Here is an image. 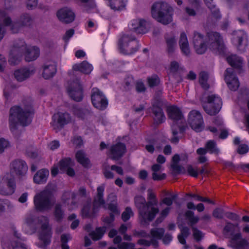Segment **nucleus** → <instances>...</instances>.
I'll list each match as a JSON object with an SVG mask.
<instances>
[{
	"mask_svg": "<svg viewBox=\"0 0 249 249\" xmlns=\"http://www.w3.org/2000/svg\"><path fill=\"white\" fill-rule=\"evenodd\" d=\"M34 112L31 109H23L20 106L12 107L9 110V124L11 131L17 130L18 124L27 126L31 124Z\"/></svg>",
	"mask_w": 249,
	"mask_h": 249,
	"instance_id": "obj_1",
	"label": "nucleus"
},
{
	"mask_svg": "<svg viewBox=\"0 0 249 249\" xmlns=\"http://www.w3.org/2000/svg\"><path fill=\"white\" fill-rule=\"evenodd\" d=\"M151 15L159 22L167 25L172 21L173 10L168 3L158 1L155 2L152 6Z\"/></svg>",
	"mask_w": 249,
	"mask_h": 249,
	"instance_id": "obj_2",
	"label": "nucleus"
},
{
	"mask_svg": "<svg viewBox=\"0 0 249 249\" xmlns=\"http://www.w3.org/2000/svg\"><path fill=\"white\" fill-rule=\"evenodd\" d=\"M135 204L138 209L139 218L142 223L152 221L159 212V208L149 207L147 202L142 196L135 197Z\"/></svg>",
	"mask_w": 249,
	"mask_h": 249,
	"instance_id": "obj_3",
	"label": "nucleus"
},
{
	"mask_svg": "<svg viewBox=\"0 0 249 249\" xmlns=\"http://www.w3.org/2000/svg\"><path fill=\"white\" fill-rule=\"evenodd\" d=\"M140 46L136 36L132 34H122L118 41V48L120 53L124 54L135 53Z\"/></svg>",
	"mask_w": 249,
	"mask_h": 249,
	"instance_id": "obj_4",
	"label": "nucleus"
},
{
	"mask_svg": "<svg viewBox=\"0 0 249 249\" xmlns=\"http://www.w3.org/2000/svg\"><path fill=\"white\" fill-rule=\"evenodd\" d=\"M53 192L49 189H46L35 196L34 202L37 211L44 212L50 210L53 205Z\"/></svg>",
	"mask_w": 249,
	"mask_h": 249,
	"instance_id": "obj_5",
	"label": "nucleus"
},
{
	"mask_svg": "<svg viewBox=\"0 0 249 249\" xmlns=\"http://www.w3.org/2000/svg\"><path fill=\"white\" fill-rule=\"evenodd\" d=\"M38 222L42 223L41 231L38 234V239L40 243L38 244V246L41 248H46L51 243L52 235V228L49 225V219L46 216L38 217Z\"/></svg>",
	"mask_w": 249,
	"mask_h": 249,
	"instance_id": "obj_6",
	"label": "nucleus"
},
{
	"mask_svg": "<svg viewBox=\"0 0 249 249\" xmlns=\"http://www.w3.org/2000/svg\"><path fill=\"white\" fill-rule=\"evenodd\" d=\"M207 104L202 105L203 109L211 116L215 115L220 111L222 106V99L219 96L215 94L209 95L207 97Z\"/></svg>",
	"mask_w": 249,
	"mask_h": 249,
	"instance_id": "obj_7",
	"label": "nucleus"
},
{
	"mask_svg": "<svg viewBox=\"0 0 249 249\" xmlns=\"http://www.w3.org/2000/svg\"><path fill=\"white\" fill-rule=\"evenodd\" d=\"M91 101L93 106L101 111L106 109L108 105V100L106 95L96 88H93L91 90Z\"/></svg>",
	"mask_w": 249,
	"mask_h": 249,
	"instance_id": "obj_8",
	"label": "nucleus"
},
{
	"mask_svg": "<svg viewBox=\"0 0 249 249\" xmlns=\"http://www.w3.org/2000/svg\"><path fill=\"white\" fill-rule=\"evenodd\" d=\"M70 97L76 102H81L84 98V89L80 78H76L71 82L67 89Z\"/></svg>",
	"mask_w": 249,
	"mask_h": 249,
	"instance_id": "obj_9",
	"label": "nucleus"
},
{
	"mask_svg": "<svg viewBox=\"0 0 249 249\" xmlns=\"http://www.w3.org/2000/svg\"><path fill=\"white\" fill-rule=\"evenodd\" d=\"M13 172H5L2 175V181L6 184L7 188L3 187L0 184V194L4 196L13 194L16 190V178Z\"/></svg>",
	"mask_w": 249,
	"mask_h": 249,
	"instance_id": "obj_10",
	"label": "nucleus"
},
{
	"mask_svg": "<svg viewBox=\"0 0 249 249\" xmlns=\"http://www.w3.org/2000/svg\"><path fill=\"white\" fill-rule=\"evenodd\" d=\"M188 122L191 128L196 132H201L204 128L202 115L198 110H193L189 112Z\"/></svg>",
	"mask_w": 249,
	"mask_h": 249,
	"instance_id": "obj_11",
	"label": "nucleus"
},
{
	"mask_svg": "<svg viewBox=\"0 0 249 249\" xmlns=\"http://www.w3.org/2000/svg\"><path fill=\"white\" fill-rule=\"evenodd\" d=\"M193 42L197 54H203L206 52L208 42L204 35L197 32H194Z\"/></svg>",
	"mask_w": 249,
	"mask_h": 249,
	"instance_id": "obj_12",
	"label": "nucleus"
},
{
	"mask_svg": "<svg viewBox=\"0 0 249 249\" xmlns=\"http://www.w3.org/2000/svg\"><path fill=\"white\" fill-rule=\"evenodd\" d=\"M231 39L232 43L241 53L245 52L247 44V35L243 30L234 31Z\"/></svg>",
	"mask_w": 249,
	"mask_h": 249,
	"instance_id": "obj_13",
	"label": "nucleus"
},
{
	"mask_svg": "<svg viewBox=\"0 0 249 249\" xmlns=\"http://www.w3.org/2000/svg\"><path fill=\"white\" fill-rule=\"evenodd\" d=\"M126 152V147L124 143L118 142L110 147L107 155L113 160H121Z\"/></svg>",
	"mask_w": 249,
	"mask_h": 249,
	"instance_id": "obj_14",
	"label": "nucleus"
},
{
	"mask_svg": "<svg viewBox=\"0 0 249 249\" xmlns=\"http://www.w3.org/2000/svg\"><path fill=\"white\" fill-rule=\"evenodd\" d=\"M148 111L151 113L149 116L152 117L155 124L159 125L165 122V115L159 103H153L148 108Z\"/></svg>",
	"mask_w": 249,
	"mask_h": 249,
	"instance_id": "obj_15",
	"label": "nucleus"
},
{
	"mask_svg": "<svg viewBox=\"0 0 249 249\" xmlns=\"http://www.w3.org/2000/svg\"><path fill=\"white\" fill-rule=\"evenodd\" d=\"M71 120V117L68 113L58 112L52 117V125L55 129H62L69 124Z\"/></svg>",
	"mask_w": 249,
	"mask_h": 249,
	"instance_id": "obj_16",
	"label": "nucleus"
},
{
	"mask_svg": "<svg viewBox=\"0 0 249 249\" xmlns=\"http://www.w3.org/2000/svg\"><path fill=\"white\" fill-rule=\"evenodd\" d=\"M185 216L189 221V224L191 227L193 231L194 238L197 242H199L203 237V234L200 231L194 227V225L198 222L199 220V217L197 216H195L194 213L190 210L187 211L185 212Z\"/></svg>",
	"mask_w": 249,
	"mask_h": 249,
	"instance_id": "obj_17",
	"label": "nucleus"
},
{
	"mask_svg": "<svg viewBox=\"0 0 249 249\" xmlns=\"http://www.w3.org/2000/svg\"><path fill=\"white\" fill-rule=\"evenodd\" d=\"M19 46L25 47V48L22 50V54H24L26 61H33L38 57L40 54V50L38 47L32 46L29 47L24 42Z\"/></svg>",
	"mask_w": 249,
	"mask_h": 249,
	"instance_id": "obj_18",
	"label": "nucleus"
},
{
	"mask_svg": "<svg viewBox=\"0 0 249 249\" xmlns=\"http://www.w3.org/2000/svg\"><path fill=\"white\" fill-rule=\"evenodd\" d=\"M207 37L211 41V49L224 51V45L222 41V37L220 34L216 32H210L207 33Z\"/></svg>",
	"mask_w": 249,
	"mask_h": 249,
	"instance_id": "obj_19",
	"label": "nucleus"
},
{
	"mask_svg": "<svg viewBox=\"0 0 249 249\" xmlns=\"http://www.w3.org/2000/svg\"><path fill=\"white\" fill-rule=\"evenodd\" d=\"M56 16L61 22L65 23H71L75 18V15L72 10L67 7L58 10Z\"/></svg>",
	"mask_w": 249,
	"mask_h": 249,
	"instance_id": "obj_20",
	"label": "nucleus"
},
{
	"mask_svg": "<svg viewBox=\"0 0 249 249\" xmlns=\"http://www.w3.org/2000/svg\"><path fill=\"white\" fill-rule=\"evenodd\" d=\"M25 48L24 46H18L15 44L11 48L8 59L10 65L15 66L18 65L21 60L22 50Z\"/></svg>",
	"mask_w": 249,
	"mask_h": 249,
	"instance_id": "obj_21",
	"label": "nucleus"
},
{
	"mask_svg": "<svg viewBox=\"0 0 249 249\" xmlns=\"http://www.w3.org/2000/svg\"><path fill=\"white\" fill-rule=\"evenodd\" d=\"M74 162L70 157L62 158L52 168L51 171H74L72 168Z\"/></svg>",
	"mask_w": 249,
	"mask_h": 249,
	"instance_id": "obj_22",
	"label": "nucleus"
},
{
	"mask_svg": "<svg viewBox=\"0 0 249 249\" xmlns=\"http://www.w3.org/2000/svg\"><path fill=\"white\" fill-rule=\"evenodd\" d=\"M188 160V155L186 153L182 154L180 156L178 154H175L172 158L171 167L173 171H182L183 167L179 164V161H182L187 163Z\"/></svg>",
	"mask_w": 249,
	"mask_h": 249,
	"instance_id": "obj_23",
	"label": "nucleus"
},
{
	"mask_svg": "<svg viewBox=\"0 0 249 249\" xmlns=\"http://www.w3.org/2000/svg\"><path fill=\"white\" fill-rule=\"evenodd\" d=\"M187 128V125L185 124H178L176 123L173 124L171 125V130L173 136L171 139V142L174 144H177L179 142L180 138L178 136L179 133L180 134L183 135Z\"/></svg>",
	"mask_w": 249,
	"mask_h": 249,
	"instance_id": "obj_24",
	"label": "nucleus"
},
{
	"mask_svg": "<svg viewBox=\"0 0 249 249\" xmlns=\"http://www.w3.org/2000/svg\"><path fill=\"white\" fill-rule=\"evenodd\" d=\"M146 23L145 20L143 19H135L131 20L129 26L130 29L136 33L144 34L147 32Z\"/></svg>",
	"mask_w": 249,
	"mask_h": 249,
	"instance_id": "obj_25",
	"label": "nucleus"
},
{
	"mask_svg": "<svg viewBox=\"0 0 249 249\" xmlns=\"http://www.w3.org/2000/svg\"><path fill=\"white\" fill-rule=\"evenodd\" d=\"M166 111L169 119L173 121V124L184 119L182 111L177 106L172 105L168 107Z\"/></svg>",
	"mask_w": 249,
	"mask_h": 249,
	"instance_id": "obj_26",
	"label": "nucleus"
},
{
	"mask_svg": "<svg viewBox=\"0 0 249 249\" xmlns=\"http://www.w3.org/2000/svg\"><path fill=\"white\" fill-rule=\"evenodd\" d=\"M72 110L75 116L82 120L90 116L92 113L90 109L86 107H81L77 105L72 106Z\"/></svg>",
	"mask_w": 249,
	"mask_h": 249,
	"instance_id": "obj_27",
	"label": "nucleus"
},
{
	"mask_svg": "<svg viewBox=\"0 0 249 249\" xmlns=\"http://www.w3.org/2000/svg\"><path fill=\"white\" fill-rule=\"evenodd\" d=\"M72 69L76 71H80L86 74H89L93 70V66L87 61H83L80 63L73 65Z\"/></svg>",
	"mask_w": 249,
	"mask_h": 249,
	"instance_id": "obj_28",
	"label": "nucleus"
},
{
	"mask_svg": "<svg viewBox=\"0 0 249 249\" xmlns=\"http://www.w3.org/2000/svg\"><path fill=\"white\" fill-rule=\"evenodd\" d=\"M97 190V194L96 196L94 198L93 202L94 212H95V210H98L101 206H104L105 204V201L103 198L104 187L102 186H99Z\"/></svg>",
	"mask_w": 249,
	"mask_h": 249,
	"instance_id": "obj_29",
	"label": "nucleus"
},
{
	"mask_svg": "<svg viewBox=\"0 0 249 249\" xmlns=\"http://www.w3.org/2000/svg\"><path fill=\"white\" fill-rule=\"evenodd\" d=\"M10 171H27L28 166L24 160L16 159L10 164Z\"/></svg>",
	"mask_w": 249,
	"mask_h": 249,
	"instance_id": "obj_30",
	"label": "nucleus"
},
{
	"mask_svg": "<svg viewBox=\"0 0 249 249\" xmlns=\"http://www.w3.org/2000/svg\"><path fill=\"white\" fill-rule=\"evenodd\" d=\"M179 44L182 54L186 56H189L190 51L187 37L185 32H182L180 34Z\"/></svg>",
	"mask_w": 249,
	"mask_h": 249,
	"instance_id": "obj_31",
	"label": "nucleus"
},
{
	"mask_svg": "<svg viewBox=\"0 0 249 249\" xmlns=\"http://www.w3.org/2000/svg\"><path fill=\"white\" fill-rule=\"evenodd\" d=\"M228 64L233 68L241 69L242 67L243 59L236 54H231L226 58Z\"/></svg>",
	"mask_w": 249,
	"mask_h": 249,
	"instance_id": "obj_32",
	"label": "nucleus"
},
{
	"mask_svg": "<svg viewBox=\"0 0 249 249\" xmlns=\"http://www.w3.org/2000/svg\"><path fill=\"white\" fill-rule=\"evenodd\" d=\"M91 199H88L86 203L84 205L82 210V216L84 218H90L94 215V214L97 212L98 210L93 211V207L91 210Z\"/></svg>",
	"mask_w": 249,
	"mask_h": 249,
	"instance_id": "obj_33",
	"label": "nucleus"
},
{
	"mask_svg": "<svg viewBox=\"0 0 249 249\" xmlns=\"http://www.w3.org/2000/svg\"><path fill=\"white\" fill-rule=\"evenodd\" d=\"M14 74L17 81L22 82L30 76L31 71L27 68H22L16 70Z\"/></svg>",
	"mask_w": 249,
	"mask_h": 249,
	"instance_id": "obj_34",
	"label": "nucleus"
},
{
	"mask_svg": "<svg viewBox=\"0 0 249 249\" xmlns=\"http://www.w3.org/2000/svg\"><path fill=\"white\" fill-rule=\"evenodd\" d=\"M77 161L85 168H89L90 165L89 159L86 157L85 152L81 150H78L75 154Z\"/></svg>",
	"mask_w": 249,
	"mask_h": 249,
	"instance_id": "obj_35",
	"label": "nucleus"
},
{
	"mask_svg": "<svg viewBox=\"0 0 249 249\" xmlns=\"http://www.w3.org/2000/svg\"><path fill=\"white\" fill-rule=\"evenodd\" d=\"M56 70L55 65H44L43 68L42 76L45 79H49L54 76L56 72Z\"/></svg>",
	"mask_w": 249,
	"mask_h": 249,
	"instance_id": "obj_36",
	"label": "nucleus"
},
{
	"mask_svg": "<svg viewBox=\"0 0 249 249\" xmlns=\"http://www.w3.org/2000/svg\"><path fill=\"white\" fill-rule=\"evenodd\" d=\"M53 215L54 220L60 223L63 220L65 215V211L63 208V206L60 203L56 204L53 208Z\"/></svg>",
	"mask_w": 249,
	"mask_h": 249,
	"instance_id": "obj_37",
	"label": "nucleus"
},
{
	"mask_svg": "<svg viewBox=\"0 0 249 249\" xmlns=\"http://www.w3.org/2000/svg\"><path fill=\"white\" fill-rule=\"evenodd\" d=\"M205 4L211 10L212 15L215 19H219L221 15L219 9L217 8L213 2V0H204Z\"/></svg>",
	"mask_w": 249,
	"mask_h": 249,
	"instance_id": "obj_38",
	"label": "nucleus"
},
{
	"mask_svg": "<svg viewBox=\"0 0 249 249\" xmlns=\"http://www.w3.org/2000/svg\"><path fill=\"white\" fill-rule=\"evenodd\" d=\"M107 227L105 226L97 227L95 231H91L89 234L92 240L97 241L101 239L106 231Z\"/></svg>",
	"mask_w": 249,
	"mask_h": 249,
	"instance_id": "obj_39",
	"label": "nucleus"
},
{
	"mask_svg": "<svg viewBox=\"0 0 249 249\" xmlns=\"http://www.w3.org/2000/svg\"><path fill=\"white\" fill-rule=\"evenodd\" d=\"M205 147L207 152L210 154L218 155L220 153V150L217 146L216 142L214 140H209L205 144Z\"/></svg>",
	"mask_w": 249,
	"mask_h": 249,
	"instance_id": "obj_40",
	"label": "nucleus"
},
{
	"mask_svg": "<svg viewBox=\"0 0 249 249\" xmlns=\"http://www.w3.org/2000/svg\"><path fill=\"white\" fill-rule=\"evenodd\" d=\"M229 89L232 91H236L239 87V81L237 76H233L231 78L227 77L225 80Z\"/></svg>",
	"mask_w": 249,
	"mask_h": 249,
	"instance_id": "obj_41",
	"label": "nucleus"
},
{
	"mask_svg": "<svg viewBox=\"0 0 249 249\" xmlns=\"http://www.w3.org/2000/svg\"><path fill=\"white\" fill-rule=\"evenodd\" d=\"M49 176V172H36L34 176V181L36 184L46 182Z\"/></svg>",
	"mask_w": 249,
	"mask_h": 249,
	"instance_id": "obj_42",
	"label": "nucleus"
},
{
	"mask_svg": "<svg viewBox=\"0 0 249 249\" xmlns=\"http://www.w3.org/2000/svg\"><path fill=\"white\" fill-rule=\"evenodd\" d=\"M148 87L153 88L160 85V80L157 74H153L151 76H149L146 79Z\"/></svg>",
	"mask_w": 249,
	"mask_h": 249,
	"instance_id": "obj_43",
	"label": "nucleus"
},
{
	"mask_svg": "<svg viewBox=\"0 0 249 249\" xmlns=\"http://www.w3.org/2000/svg\"><path fill=\"white\" fill-rule=\"evenodd\" d=\"M111 197L113 198V200L108 204V209L111 211V213H114V214L119 215L120 211L117 208V203L115 201L116 196L113 194H110L108 196V198H109Z\"/></svg>",
	"mask_w": 249,
	"mask_h": 249,
	"instance_id": "obj_44",
	"label": "nucleus"
},
{
	"mask_svg": "<svg viewBox=\"0 0 249 249\" xmlns=\"http://www.w3.org/2000/svg\"><path fill=\"white\" fill-rule=\"evenodd\" d=\"M148 192V201L147 203L149 207L155 208V206L158 204V200L156 198L155 195L153 193L152 190L151 189H148L147 190Z\"/></svg>",
	"mask_w": 249,
	"mask_h": 249,
	"instance_id": "obj_45",
	"label": "nucleus"
},
{
	"mask_svg": "<svg viewBox=\"0 0 249 249\" xmlns=\"http://www.w3.org/2000/svg\"><path fill=\"white\" fill-rule=\"evenodd\" d=\"M185 175L190 176L195 178H200L201 179L212 177V172H186Z\"/></svg>",
	"mask_w": 249,
	"mask_h": 249,
	"instance_id": "obj_46",
	"label": "nucleus"
},
{
	"mask_svg": "<svg viewBox=\"0 0 249 249\" xmlns=\"http://www.w3.org/2000/svg\"><path fill=\"white\" fill-rule=\"evenodd\" d=\"M208 78V74L206 72L202 71L200 72L199 82L201 87L205 90H207L209 88V85L207 83Z\"/></svg>",
	"mask_w": 249,
	"mask_h": 249,
	"instance_id": "obj_47",
	"label": "nucleus"
},
{
	"mask_svg": "<svg viewBox=\"0 0 249 249\" xmlns=\"http://www.w3.org/2000/svg\"><path fill=\"white\" fill-rule=\"evenodd\" d=\"M32 18L28 14H24L20 17V24L21 26H29L32 23Z\"/></svg>",
	"mask_w": 249,
	"mask_h": 249,
	"instance_id": "obj_48",
	"label": "nucleus"
},
{
	"mask_svg": "<svg viewBox=\"0 0 249 249\" xmlns=\"http://www.w3.org/2000/svg\"><path fill=\"white\" fill-rule=\"evenodd\" d=\"M167 45V52L169 53L174 52L176 45V40L174 37H171L166 39Z\"/></svg>",
	"mask_w": 249,
	"mask_h": 249,
	"instance_id": "obj_49",
	"label": "nucleus"
},
{
	"mask_svg": "<svg viewBox=\"0 0 249 249\" xmlns=\"http://www.w3.org/2000/svg\"><path fill=\"white\" fill-rule=\"evenodd\" d=\"M77 2H79L81 3L85 4L86 7V11L87 13L89 12V10L94 8L95 4V3L90 0H75Z\"/></svg>",
	"mask_w": 249,
	"mask_h": 249,
	"instance_id": "obj_50",
	"label": "nucleus"
},
{
	"mask_svg": "<svg viewBox=\"0 0 249 249\" xmlns=\"http://www.w3.org/2000/svg\"><path fill=\"white\" fill-rule=\"evenodd\" d=\"M133 215V213L130 207H127L122 214V219L124 222L129 220L131 216Z\"/></svg>",
	"mask_w": 249,
	"mask_h": 249,
	"instance_id": "obj_51",
	"label": "nucleus"
},
{
	"mask_svg": "<svg viewBox=\"0 0 249 249\" xmlns=\"http://www.w3.org/2000/svg\"><path fill=\"white\" fill-rule=\"evenodd\" d=\"M249 245L248 241L245 239H241L240 241L236 242L233 245H231V247L234 249H240Z\"/></svg>",
	"mask_w": 249,
	"mask_h": 249,
	"instance_id": "obj_52",
	"label": "nucleus"
},
{
	"mask_svg": "<svg viewBox=\"0 0 249 249\" xmlns=\"http://www.w3.org/2000/svg\"><path fill=\"white\" fill-rule=\"evenodd\" d=\"M150 233L153 237H156L160 239L164 235V230L163 228L158 229L157 230L152 229Z\"/></svg>",
	"mask_w": 249,
	"mask_h": 249,
	"instance_id": "obj_53",
	"label": "nucleus"
},
{
	"mask_svg": "<svg viewBox=\"0 0 249 249\" xmlns=\"http://www.w3.org/2000/svg\"><path fill=\"white\" fill-rule=\"evenodd\" d=\"M135 89L137 92L138 93H143L146 90V88L142 80H139L136 82Z\"/></svg>",
	"mask_w": 249,
	"mask_h": 249,
	"instance_id": "obj_54",
	"label": "nucleus"
},
{
	"mask_svg": "<svg viewBox=\"0 0 249 249\" xmlns=\"http://www.w3.org/2000/svg\"><path fill=\"white\" fill-rule=\"evenodd\" d=\"M225 214L224 210L220 208H215L213 212V216L219 219H221L223 218V214Z\"/></svg>",
	"mask_w": 249,
	"mask_h": 249,
	"instance_id": "obj_55",
	"label": "nucleus"
},
{
	"mask_svg": "<svg viewBox=\"0 0 249 249\" xmlns=\"http://www.w3.org/2000/svg\"><path fill=\"white\" fill-rule=\"evenodd\" d=\"M249 151V146L246 143L241 144L238 146L237 152L240 155L247 153Z\"/></svg>",
	"mask_w": 249,
	"mask_h": 249,
	"instance_id": "obj_56",
	"label": "nucleus"
},
{
	"mask_svg": "<svg viewBox=\"0 0 249 249\" xmlns=\"http://www.w3.org/2000/svg\"><path fill=\"white\" fill-rule=\"evenodd\" d=\"M147 142L150 144L146 145L145 149L148 152L152 154L155 151L154 145L155 144L156 141L154 139H151Z\"/></svg>",
	"mask_w": 249,
	"mask_h": 249,
	"instance_id": "obj_57",
	"label": "nucleus"
},
{
	"mask_svg": "<svg viewBox=\"0 0 249 249\" xmlns=\"http://www.w3.org/2000/svg\"><path fill=\"white\" fill-rule=\"evenodd\" d=\"M25 221V223L27 225V226L31 228H33L34 232H35L36 231V228L34 225L35 220L33 217L32 216H29L26 218Z\"/></svg>",
	"mask_w": 249,
	"mask_h": 249,
	"instance_id": "obj_58",
	"label": "nucleus"
},
{
	"mask_svg": "<svg viewBox=\"0 0 249 249\" xmlns=\"http://www.w3.org/2000/svg\"><path fill=\"white\" fill-rule=\"evenodd\" d=\"M135 246L133 243L122 242L118 245V248L119 249H132Z\"/></svg>",
	"mask_w": 249,
	"mask_h": 249,
	"instance_id": "obj_59",
	"label": "nucleus"
},
{
	"mask_svg": "<svg viewBox=\"0 0 249 249\" xmlns=\"http://www.w3.org/2000/svg\"><path fill=\"white\" fill-rule=\"evenodd\" d=\"M38 0H27L26 2V7L29 10H33L35 9L38 4Z\"/></svg>",
	"mask_w": 249,
	"mask_h": 249,
	"instance_id": "obj_60",
	"label": "nucleus"
},
{
	"mask_svg": "<svg viewBox=\"0 0 249 249\" xmlns=\"http://www.w3.org/2000/svg\"><path fill=\"white\" fill-rule=\"evenodd\" d=\"M13 249H27L25 244L18 241H13L11 243Z\"/></svg>",
	"mask_w": 249,
	"mask_h": 249,
	"instance_id": "obj_61",
	"label": "nucleus"
},
{
	"mask_svg": "<svg viewBox=\"0 0 249 249\" xmlns=\"http://www.w3.org/2000/svg\"><path fill=\"white\" fill-rule=\"evenodd\" d=\"M179 229H180L181 233L179 235L187 237L190 234L189 229L186 226H182V225L178 226Z\"/></svg>",
	"mask_w": 249,
	"mask_h": 249,
	"instance_id": "obj_62",
	"label": "nucleus"
},
{
	"mask_svg": "<svg viewBox=\"0 0 249 249\" xmlns=\"http://www.w3.org/2000/svg\"><path fill=\"white\" fill-rule=\"evenodd\" d=\"M165 174H160V172H153L152 178L154 180H161L165 178Z\"/></svg>",
	"mask_w": 249,
	"mask_h": 249,
	"instance_id": "obj_63",
	"label": "nucleus"
},
{
	"mask_svg": "<svg viewBox=\"0 0 249 249\" xmlns=\"http://www.w3.org/2000/svg\"><path fill=\"white\" fill-rule=\"evenodd\" d=\"M74 34V30L73 29H70L67 30L65 34L63 36V39L65 42L69 41Z\"/></svg>",
	"mask_w": 249,
	"mask_h": 249,
	"instance_id": "obj_64",
	"label": "nucleus"
}]
</instances>
